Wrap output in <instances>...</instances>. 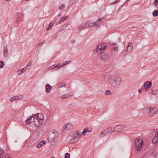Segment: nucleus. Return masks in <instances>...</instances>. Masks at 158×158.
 <instances>
[{"label": "nucleus", "mask_w": 158, "mask_h": 158, "mask_svg": "<svg viewBox=\"0 0 158 158\" xmlns=\"http://www.w3.org/2000/svg\"><path fill=\"white\" fill-rule=\"evenodd\" d=\"M146 110H149L148 112V115L149 116L151 117L153 116L154 114H156L158 111V110L156 108H149L147 107Z\"/></svg>", "instance_id": "6e6552de"}, {"label": "nucleus", "mask_w": 158, "mask_h": 158, "mask_svg": "<svg viewBox=\"0 0 158 158\" xmlns=\"http://www.w3.org/2000/svg\"><path fill=\"white\" fill-rule=\"evenodd\" d=\"M157 152L155 150H153L152 152V155L154 157H156L157 156Z\"/></svg>", "instance_id": "7c9ffc66"}, {"label": "nucleus", "mask_w": 158, "mask_h": 158, "mask_svg": "<svg viewBox=\"0 0 158 158\" xmlns=\"http://www.w3.org/2000/svg\"><path fill=\"white\" fill-rule=\"evenodd\" d=\"M153 16L154 17L157 16L158 15V10H155L152 13Z\"/></svg>", "instance_id": "c756f323"}, {"label": "nucleus", "mask_w": 158, "mask_h": 158, "mask_svg": "<svg viewBox=\"0 0 158 158\" xmlns=\"http://www.w3.org/2000/svg\"><path fill=\"white\" fill-rule=\"evenodd\" d=\"M73 127V124L70 123H67L66 125H64L63 127L64 130L67 129L68 130H70Z\"/></svg>", "instance_id": "dca6fc26"}, {"label": "nucleus", "mask_w": 158, "mask_h": 158, "mask_svg": "<svg viewBox=\"0 0 158 158\" xmlns=\"http://www.w3.org/2000/svg\"><path fill=\"white\" fill-rule=\"evenodd\" d=\"M81 130L80 131L79 130H78L77 131L74 132H73L74 134L72 135L74 136L78 140V139L80 138V137L81 136Z\"/></svg>", "instance_id": "2eb2a0df"}, {"label": "nucleus", "mask_w": 158, "mask_h": 158, "mask_svg": "<svg viewBox=\"0 0 158 158\" xmlns=\"http://www.w3.org/2000/svg\"><path fill=\"white\" fill-rule=\"evenodd\" d=\"M68 138L71 139L70 142L71 143H75L78 141V139L73 135H69L68 136Z\"/></svg>", "instance_id": "f8f14e48"}, {"label": "nucleus", "mask_w": 158, "mask_h": 158, "mask_svg": "<svg viewBox=\"0 0 158 158\" xmlns=\"http://www.w3.org/2000/svg\"><path fill=\"white\" fill-rule=\"evenodd\" d=\"M110 84L115 87H118L121 84V80L118 74L111 75L109 79Z\"/></svg>", "instance_id": "f257e3e1"}, {"label": "nucleus", "mask_w": 158, "mask_h": 158, "mask_svg": "<svg viewBox=\"0 0 158 158\" xmlns=\"http://www.w3.org/2000/svg\"><path fill=\"white\" fill-rule=\"evenodd\" d=\"M65 84L64 82H61L58 84L57 85V87L58 88L63 87L65 86Z\"/></svg>", "instance_id": "bb28decb"}, {"label": "nucleus", "mask_w": 158, "mask_h": 158, "mask_svg": "<svg viewBox=\"0 0 158 158\" xmlns=\"http://www.w3.org/2000/svg\"><path fill=\"white\" fill-rule=\"evenodd\" d=\"M152 82L150 81L146 82L144 84V86L145 89H149L151 86Z\"/></svg>", "instance_id": "a211bd4d"}, {"label": "nucleus", "mask_w": 158, "mask_h": 158, "mask_svg": "<svg viewBox=\"0 0 158 158\" xmlns=\"http://www.w3.org/2000/svg\"><path fill=\"white\" fill-rule=\"evenodd\" d=\"M64 158H70V155L68 153H66L65 155Z\"/></svg>", "instance_id": "58836bf2"}, {"label": "nucleus", "mask_w": 158, "mask_h": 158, "mask_svg": "<svg viewBox=\"0 0 158 158\" xmlns=\"http://www.w3.org/2000/svg\"><path fill=\"white\" fill-rule=\"evenodd\" d=\"M4 152V151L2 149L0 148V158H1V156L2 155Z\"/></svg>", "instance_id": "e433bc0d"}, {"label": "nucleus", "mask_w": 158, "mask_h": 158, "mask_svg": "<svg viewBox=\"0 0 158 158\" xmlns=\"http://www.w3.org/2000/svg\"><path fill=\"white\" fill-rule=\"evenodd\" d=\"M22 15L21 14L18 15L16 18V21L17 22H19L22 20Z\"/></svg>", "instance_id": "412c9836"}, {"label": "nucleus", "mask_w": 158, "mask_h": 158, "mask_svg": "<svg viewBox=\"0 0 158 158\" xmlns=\"http://www.w3.org/2000/svg\"><path fill=\"white\" fill-rule=\"evenodd\" d=\"M102 76L105 80H107L109 77V75L107 73L103 74Z\"/></svg>", "instance_id": "b1692460"}, {"label": "nucleus", "mask_w": 158, "mask_h": 158, "mask_svg": "<svg viewBox=\"0 0 158 158\" xmlns=\"http://www.w3.org/2000/svg\"><path fill=\"white\" fill-rule=\"evenodd\" d=\"M43 45V44L42 43H40L39 44V45L40 46H42Z\"/></svg>", "instance_id": "09e8293b"}, {"label": "nucleus", "mask_w": 158, "mask_h": 158, "mask_svg": "<svg viewBox=\"0 0 158 158\" xmlns=\"http://www.w3.org/2000/svg\"><path fill=\"white\" fill-rule=\"evenodd\" d=\"M153 142L157 143L158 142V137L155 135V136L152 140Z\"/></svg>", "instance_id": "c85d7f7f"}, {"label": "nucleus", "mask_w": 158, "mask_h": 158, "mask_svg": "<svg viewBox=\"0 0 158 158\" xmlns=\"http://www.w3.org/2000/svg\"><path fill=\"white\" fill-rule=\"evenodd\" d=\"M6 1H8V2H9L10 1V0H6Z\"/></svg>", "instance_id": "8fccbe9b"}, {"label": "nucleus", "mask_w": 158, "mask_h": 158, "mask_svg": "<svg viewBox=\"0 0 158 158\" xmlns=\"http://www.w3.org/2000/svg\"><path fill=\"white\" fill-rule=\"evenodd\" d=\"M127 1H128V0H127Z\"/></svg>", "instance_id": "864d4df0"}, {"label": "nucleus", "mask_w": 158, "mask_h": 158, "mask_svg": "<svg viewBox=\"0 0 158 158\" xmlns=\"http://www.w3.org/2000/svg\"><path fill=\"white\" fill-rule=\"evenodd\" d=\"M155 135L158 137V131L156 132Z\"/></svg>", "instance_id": "de8ad7c7"}, {"label": "nucleus", "mask_w": 158, "mask_h": 158, "mask_svg": "<svg viewBox=\"0 0 158 158\" xmlns=\"http://www.w3.org/2000/svg\"><path fill=\"white\" fill-rule=\"evenodd\" d=\"M113 132V131H112V128L110 127L101 133L100 135L101 137H103L105 136H107L111 135Z\"/></svg>", "instance_id": "0eeeda50"}, {"label": "nucleus", "mask_w": 158, "mask_h": 158, "mask_svg": "<svg viewBox=\"0 0 158 158\" xmlns=\"http://www.w3.org/2000/svg\"><path fill=\"white\" fill-rule=\"evenodd\" d=\"M71 96V95L69 94H64L61 96L60 98L62 99L66 98H69Z\"/></svg>", "instance_id": "4be33fe9"}, {"label": "nucleus", "mask_w": 158, "mask_h": 158, "mask_svg": "<svg viewBox=\"0 0 158 158\" xmlns=\"http://www.w3.org/2000/svg\"><path fill=\"white\" fill-rule=\"evenodd\" d=\"M76 0H70L69 1V3L72 5L76 1Z\"/></svg>", "instance_id": "a19ab883"}, {"label": "nucleus", "mask_w": 158, "mask_h": 158, "mask_svg": "<svg viewBox=\"0 0 158 158\" xmlns=\"http://www.w3.org/2000/svg\"><path fill=\"white\" fill-rule=\"evenodd\" d=\"M104 19L103 18H99L98 20L94 23H91L88 24V27H93L94 25H96L97 27H99L103 22L102 20Z\"/></svg>", "instance_id": "39448f33"}, {"label": "nucleus", "mask_w": 158, "mask_h": 158, "mask_svg": "<svg viewBox=\"0 0 158 158\" xmlns=\"http://www.w3.org/2000/svg\"><path fill=\"white\" fill-rule=\"evenodd\" d=\"M157 92V90L156 89H153L151 93L153 95H156Z\"/></svg>", "instance_id": "c9c22d12"}, {"label": "nucleus", "mask_w": 158, "mask_h": 158, "mask_svg": "<svg viewBox=\"0 0 158 158\" xmlns=\"http://www.w3.org/2000/svg\"><path fill=\"white\" fill-rule=\"evenodd\" d=\"M144 90V88H141L140 89H139V93H140L142 92Z\"/></svg>", "instance_id": "c03bdc74"}, {"label": "nucleus", "mask_w": 158, "mask_h": 158, "mask_svg": "<svg viewBox=\"0 0 158 158\" xmlns=\"http://www.w3.org/2000/svg\"><path fill=\"white\" fill-rule=\"evenodd\" d=\"M34 117H36V119L37 120L38 123H39V124L40 125L42 124L44 122V117L43 114L41 113H40L38 114H36L34 115Z\"/></svg>", "instance_id": "423d86ee"}, {"label": "nucleus", "mask_w": 158, "mask_h": 158, "mask_svg": "<svg viewBox=\"0 0 158 158\" xmlns=\"http://www.w3.org/2000/svg\"><path fill=\"white\" fill-rule=\"evenodd\" d=\"M106 48V46H104L102 48V45H99L96 49L94 50V52L97 55H99L101 53L102 54L104 52Z\"/></svg>", "instance_id": "20e7f679"}, {"label": "nucleus", "mask_w": 158, "mask_h": 158, "mask_svg": "<svg viewBox=\"0 0 158 158\" xmlns=\"http://www.w3.org/2000/svg\"><path fill=\"white\" fill-rule=\"evenodd\" d=\"M47 142L46 141H42L37 145L36 147L38 148H40L43 145L45 144Z\"/></svg>", "instance_id": "aec40b11"}, {"label": "nucleus", "mask_w": 158, "mask_h": 158, "mask_svg": "<svg viewBox=\"0 0 158 158\" xmlns=\"http://www.w3.org/2000/svg\"><path fill=\"white\" fill-rule=\"evenodd\" d=\"M90 131H88V129L85 128L84 129L82 132V133L81 134V135H84L87 132Z\"/></svg>", "instance_id": "cd10ccee"}, {"label": "nucleus", "mask_w": 158, "mask_h": 158, "mask_svg": "<svg viewBox=\"0 0 158 158\" xmlns=\"http://www.w3.org/2000/svg\"><path fill=\"white\" fill-rule=\"evenodd\" d=\"M154 4L155 6L158 5V0H154Z\"/></svg>", "instance_id": "79ce46f5"}, {"label": "nucleus", "mask_w": 158, "mask_h": 158, "mask_svg": "<svg viewBox=\"0 0 158 158\" xmlns=\"http://www.w3.org/2000/svg\"><path fill=\"white\" fill-rule=\"evenodd\" d=\"M65 7V5L64 4H62L61 6H59V9L63 10Z\"/></svg>", "instance_id": "4c0bfd02"}, {"label": "nucleus", "mask_w": 158, "mask_h": 158, "mask_svg": "<svg viewBox=\"0 0 158 158\" xmlns=\"http://www.w3.org/2000/svg\"><path fill=\"white\" fill-rule=\"evenodd\" d=\"M3 54L4 57L6 58L9 55V52L7 48V45H4L3 48Z\"/></svg>", "instance_id": "4468645a"}, {"label": "nucleus", "mask_w": 158, "mask_h": 158, "mask_svg": "<svg viewBox=\"0 0 158 158\" xmlns=\"http://www.w3.org/2000/svg\"><path fill=\"white\" fill-rule=\"evenodd\" d=\"M4 65L5 64L3 61H0V68H2Z\"/></svg>", "instance_id": "473e14b6"}, {"label": "nucleus", "mask_w": 158, "mask_h": 158, "mask_svg": "<svg viewBox=\"0 0 158 158\" xmlns=\"http://www.w3.org/2000/svg\"><path fill=\"white\" fill-rule=\"evenodd\" d=\"M68 17V16H66L62 17L60 20L58 21V23H60L61 22H64L65 20L67 19Z\"/></svg>", "instance_id": "5701e85b"}, {"label": "nucleus", "mask_w": 158, "mask_h": 158, "mask_svg": "<svg viewBox=\"0 0 158 158\" xmlns=\"http://www.w3.org/2000/svg\"><path fill=\"white\" fill-rule=\"evenodd\" d=\"M68 24L67 23H65L62 27L63 29H65L68 26Z\"/></svg>", "instance_id": "37998d69"}, {"label": "nucleus", "mask_w": 158, "mask_h": 158, "mask_svg": "<svg viewBox=\"0 0 158 158\" xmlns=\"http://www.w3.org/2000/svg\"><path fill=\"white\" fill-rule=\"evenodd\" d=\"M71 62V61H66L65 63H61L59 64H54V65L51 66L50 67V69H54L57 67H58V68L57 69L60 68L61 67L64 66V65L70 63Z\"/></svg>", "instance_id": "1a4fd4ad"}, {"label": "nucleus", "mask_w": 158, "mask_h": 158, "mask_svg": "<svg viewBox=\"0 0 158 158\" xmlns=\"http://www.w3.org/2000/svg\"><path fill=\"white\" fill-rule=\"evenodd\" d=\"M127 49H128V44L127 46Z\"/></svg>", "instance_id": "3c124183"}, {"label": "nucleus", "mask_w": 158, "mask_h": 158, "mask_svg": "<svg viewBox=\"0 0 158 158\" xmlns=\"http://www.w3.org/2000/svg\"><path fill=\"white\" fill-rule=\"evenodd\" d=\"M124 127V126L118 125L115 127L113 132H118L121 131Z\"/></svg>", "instance_id": "ddd939ff"}, {"label": "nucleus", "mask_w": 158, "mask_h": 158, "mask_svg": "<svg viewBox=\"0 0 158 158\" xmlns=\"http://www.w3.org/2000/svg\"><path fill=\"white\" fill-rule=\"evenodd\" d=\"M133 50L132 44V43H129V51H131Z\"/></svg>", "instance_id": "2f4dec72"}, {"label": "nucleus", "mask_w": 158, "mask_h": 158, "mask_svg": "<svg viewBox=\"0 0 158 158\" xmlns=\"http://www.w3.org/2000/svg\"><path fill=\"white\" fill-rule=\"evenodd\" d=\"M26 67H25L24 68H23L21 69H19L18 70L19 74V75L22 74L23 72H24L26 70Z\"/></svg>", "instance_id": "393cba45"}, {"label": "nucleus", "mask_w": 158, "mask_h": 158, "mask_svg": "<svg viewBox=\"0 0 158 158\" xmlns=\"http://www.w3.org/2000/svg\"><path fill=\"white\" fill-rule=\"evenodd\" d=\"M112 54H110V55H108L107 54H104L102 55L101 57V59L103 61H106L110 59H113L114 57L113 52H112Z\"/></svg>", "instance_id": "9d476101"}, {"label": "nucleus", "mask_w": 158, "mask_h": 158, "mask_svg": "<svg viewBox=\"0 0 158 158\" xmlns=\"http://www.w3.org/2000/svg\"><path fill=\"white\" fill-rule=\"evenodd\" d=\"M60 14H59V15H59V16H60Z\"/></svg>", "instance_id": "603ef678"}, {"label": "nucleus", "mask_w": 158, "mask_h": 158, "mask_svg": "<svg viewBox=\"0 0 158 158\" xmlns=\"http://www.w3.org/2000/svg\"><path fill=\"white\" fill-rule=\"evenodd\" d=\"M111 45L112 46L111 48V50L113 51L111 52V53L112 54V52H113V51H114V55H115L116 54L115 52H117L118 47L116 45V44L114 43H112L111 44Z\"/></svg>", "instance_id": "9b49d317"}, {"label": "nucleus", "mask_w": 158, "mask_h": 158, "mask_svg": "<svg viewBox=\"0 0 158 158\" xmlns=\"http://www.w3.org/2000/svg\"><path fill=\"white\" fill-rule=\"evenodd\" d=\"M1 158H11L10 156L8 154H5Z\"/></svg>", "instance_id": "72a5a7b5"}, {"label": "nucleus", "mask_w": 158, "mask_h": 158, "mask_svg": "<svg viewBox=\"0 0 158 158\" xmlns=\"http://www.w3.org/2000/svg\"><path fill=\"white\" fill-rule=\"evenodd\" d=\"M135 149L137 151H139L142 148L143 145V141L141 139L135 140Z\"/></svg>", "instance_id": "7ed1b4c3"}, {"label": "nucleus", "mask_w": 158, "mask_h": 158, "mask_svg": "<svg viewBox=\"0 0 158 158\" xmlns=\"http://www.w3.org/2000/svg\"><path fill=\"white\" fill-rule=\"evenodd\" d=\"M53 25V24H52V23H50L49 24V26H48V28H47V31H48L50 29H51L52 28V25Z\"/></svg>", "instance_id": "f704fd0d"}, {"label": "nucleus", "mask_w": 158, "mask_h": 158, "mask_svg": "<svg viewBox=\"0 0 158 158\" xmlns=\"http://www.w3.org/2000/svg\"><path fill=\"white\" fill-rule=\"evenodd\" d=\"M106 93L107 95H109L110 93V92L109 90H106Z\"/></svg>", "instance_id": "49530a36"}, {"label": "nucleus", "mask_w": 158, "mask_h": 158, "mask_svg": "<svg viewBox=\"0 0 158 158\" xmlns=\"http://www.w3.org/2000/svg\"><path fill=\"white\" fill-rule=\"evenodd\" d=\"M32 64V62H31V61H30L27 64V67H28V66H30Z\"/></svg>", "instance_id": "a18cd8bd"}, {"label": "nucleus", "mask_w": 158, "mask_h": 158, "mask_svg": "<svg viewBox=\"0 0 158 158\" xmlns=\"http://www.w3.org/2000/svg\"><path fill=\"white\" fill-rule=\"evenodd\" d=\"M120 0H116L115 1L111 2V5H113L118 3L120 2Z\"/></svg>", "instance_id": "ea45409f"}, {"label": "nucleus", "mask_w": 158, "mask_h": 158, "mask_svg": "<svg viewBox=\"0 0 158 158\" xmlns=\"http://www.w3.org/2000/svg\"><path fill=\"white\" fill-rule=\"evenodd\" d=\"M87 25V23H86L80 26L78 28V30L79 31L82 29L84 28L85 27H86Z\"/></svg>", "instance_id": "a878e982"}, {"label": "nucleus", "mask_w": 158, "mask_h": 158, "mask_svg": "<svg viewBox=\"0 0 158 158\" xmlns=\"http://www.w3.org/2000/svg\"><path fill=\"white\" fill-rule=\"evenodd\" d=\"M23 97L22 95L15 96L12 97L10 99L11 102H13L15 100H20L23 98Z\"/></svg>", "instance_id": "f3484780"}, {"label": "nucleus", "mask_w": 158, "mask_h": 158, "mask_svg": "<svg viewBox=\"0 0 158 158\" xmlns=\"http://www.w3.org/2000/svg\"><path fill=\"white\" fill-rule=\"evenodd\" d=\"M45 87L46 88V93H48L50 92L52 88V86L49 84L46 85Z\"/></svg>", "instance_id": "6ab92c4d"}, {"label": "nucleus", "mask_w": 158, "mask_h": 158, "mask_svg": "<svg viewBox=\"0 0 158 158\" xmlns=\"http://www.w3.org/2000/svg\"><path fill=\"white\" fill-rule=\"evenodd\" d=\"M35 117L34 116V115H32L31 117H29L27 118L26 121L27 124H28L30 125H34L36 127H39L40 126V124L38 125L36 122L38 123L37 120L36 119Z\"/></svg>", "instance_id": "f03ea898"}]
</instances>
